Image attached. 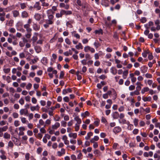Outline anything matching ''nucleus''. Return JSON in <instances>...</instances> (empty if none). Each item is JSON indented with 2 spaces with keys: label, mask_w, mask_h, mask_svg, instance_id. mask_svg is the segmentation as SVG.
I'll use <instances>...</instances> for the list:
<instances>
[{
  "label": "nucleus",
  "mask_w": 160,
  "mask_h": 160,
  "mask_svg": "<svg viewBox=\"0 0 160 160\" xmlns=\"http://www.w3.org/2000/svg\"><path fill=\"white\" fill-rule=\"evenodd\" d=\"M138 120L137 118H134L133 121V123L135 126L137 127L138 125Z\"/></svg>",
  "instance_id": "obj_35"
},
{
  "label": "nucleus",
  "mask_w": 160,
  "mask_h": 160,
  "mask_svg": "<svg viewBox=\"0 0 160 160\" xmlns=\"http://www.w3.org/2000/svg\"><path fill=\"white\" fill-rule=\"evenodd\" d=\"M94 45L96 48H98L100 46V44L98 42H95L94 43Z\"/></svg>",
  "instance_id": "obj_43"
},
{
  "label": "nucleus",
  "mask_w": 160,
  "mask_h": 160,
  "mask_svg": "<svg viewBox=\"0 0 160 160\" xmlns=\"http://www.w3.org/2000/svg\"><path fill=\"white\" fill-rule=\"evenodd\" d=\"M32 84L31 83H29L26 86V88L28 90H29L31 88Z\"/></svg>",
  "instance_id": "obj_51"
},
{
  "label": "nucleus",
  "mask_w": 160,
  "mask_h": 160,
  "mask_svg": "<svg viewBox=\"0 0 160 160\" xmlns=\"http://www.w3.org/2000/svg\"><path fill=\"white\" fill-rule=\"evenodd\" d=\"M145 76L147 78H151L152 77V75L148 73H147L145 74Z\"/></svg>",
  "instance_id": "obj_62"
},
{
  "label": "nucleus",
  "mask_w": 160,
  "mask_h": 160,
  "mask_svg": "<svg viewBox=\"0 0 160 160\" xmlns=\"http://www.w3.org/2000/svg\"><path fill=\"white\" fill-rule=\"evenodd\" d=\"M12 116L14 118H17L18 117V114L16 112H14L12 114Z\"/></svg>",
  "instance_id": "obj_58"
},
{
  "label": "nucleus",
  "mask_w": 160,
  "mask_h": 160,
  "mask_svg": "<svg viewBox=\"0 0 160 160\" xmlns=\"http://www.w3.org/2000/svg\"><path fill=\"white\" fill-rule=\"evenodd\" d=\"M30 154L29 153H27L25 154V158L26 160H29L30 159Z\"/></svg>",
  "instance_id": "obj_41"
},
{
  "label": "nucleus",
  "mask_w": 160,
  "mask_h": 160,
  "mask_svg": "<svg viewBox=\"0 0 160 160\" xmlns=\"http://www.w3.org/2000/svg\"><path fill=\"white\" fill-rule=\"evenodd\" d=\"M92 135L93 133L91 132H90L88 133L87 136L85 137V139L87 140H88L90 138V137L92 136Z\"/></svg>",
  "instance_id": "obj_26"
},
{
  "label": "nucleus",
  "mask_w": 160,
  "mask_h": 160,
  "mask_svg": "<svg viewBox=\"0 0 160 160\" xmlns=\"http://www.w3.org/2000/svg\"><path fill=\"white\" fill-rule=\"evenodd\" d=\"M38 60V58L37 59H33L31 60V61L30 62V64H35L36 62H37Z\"/></svg>",
  "instance_id": "obj_46"
},
{
  "label": "nucleus",
  "mask_w": 160,
  "mask_h": 160,
  "mask_svg": "<svg viewBox=\"0 0 160 160\" xmlns=\"http://www.w3.org/2000/svg\"><path fill=\"white\" fill-rule=\"evenodd\" d=\"M121 128L118 126L114 127L113 130V132L115 134L119 133L121 132Z\"/></svg>",
  "instance_id": "obj_6"
},
{
  "label": "nucleus",
  "mask_w": 160,
  "mask_h": 160,
  "mask_svg": "<svg viewBox=\"0 0 160 160\" xmlns=\"http://www.w3.org/2000/svg\"><path fill=\"white\" fill-rule=\"evenodd\" d=\"M10 137V135L7 132H5L4 134L3 137L5 139H9Z\"/></svg>",
  "instance_id": "obj_28"
},
{
  "label": "nucleus",
  "mask_w": 160,
  "mask_h": 160,
  "mask_svg": "<svg viewBox=\"0 0 160 160\" xmlns=\"http://www.w3.org/2000/svg\"><path fill=\"white\" fill-rule=\"evenodd\" d=\"M119 116V113L117 112H115L113 113L112 117L114 119L118 118Z\"/></svg>",
  "instance_id": "obj_25"
},
{
  "label": "nucleus",
  "mask_w": 160,
  "mask_h": 160,
  "mask_svg": "<svg viewBox=\"0 0 160 160\" xmlns=\"http://www.w3.org/2000/svg\"><path fill=\"white\" fill-rule=\"evenodd\" d=\"M119 122L120 123L122 124H124L126 123V120L124 119H122L121 121L119 120Z\"/></svg>",
  "instance_id": "obj_47"
},
{
  "label": "nucleus",
  "mask_w": 160,
  "mask_h": 160,
  "mask_svg": "<svg viewBox=\"0 0 160 160\" xmlns=\"http://www.w3.org/2000/svg\"><path fill=\"white\" fill-rule=\"evenodd\" d=\"M38 38L37 36H33L32 38L29 41V42H31L32 41V45L33 46H35V43L38 40Z\"/></svg>",
  "instance_id": "obj_3"
},
{
  "label": "nucleus",
  "mask_w": 160,
  "mask_h": 160,
  "mask_svg": "<svg viewBox=\"0 0 160 160\" xmlns=\"http://www.w3.org/2000/svg\"><path fill=\"white\" fill-rule=\"evenodd\" d=\"M3 71L4 73H8L10 71V68H4L3 69Z\"/></svg>",
  "instance_id": "obj_42"
},
{
  "label": "nucleus",
  "mask_w": 160,
  "mask_h": 160,
  "mask_svg": "<svg viewBox=\"0 0 160 160\" xmlns=\"http://www.w3.org/2000/svg\"><path fill=\"white\" fill-rule=\"evenodd\" d=\"M49 10H52V14L53 15V14L54 13V12L56 11L57 10V7L55 6H53L52 7L51 9H49Z\"/></svg>",
  "instance_id": "obj_32"
},
{
  "label": "nucleus",
  "mask_w": 160,
  "mask_h": 160,
  "mask_svg": "<svg viewBox=\"0 0 160 160\" xmlns=\"http://www.w3.org/2000/svg\"><path fill=\"white\" fill-rule=\"evenodd\" d=\"M52 12L51 10H48L46 11V14L48 17V19H45V22L46 23L43 25V27L45 28L49 27V25H51L53 23L54 16L52 14Z\"/></svg>",
  "instance_id": "obj_1"
},
{
  "label": "nucleus",
  "mask_w": 160,
  "mask_h": 160,
  "mask_svg": "<svg viewBox=\"0 0 160 160\" xmlns=\"http://www.w3.org/2000/svg\"><path fill=\"white\" fill-rule=\"evenodd\" d=\"M42 150V148L41 147L38 148L37 150V152L38 154H40Z\"/></svg>",
  "instance_id": "obj_40"
},
{
  "label": "nucleus",
  "mask_w": 160,
  "mask_h": 160,
  "mask_svg": "<svg viewBox=\"0 0 160 160\" xmlns=\"http://www.w3.org/2000/svg\"><path fill=\"white\" fill-rule=\"evenodd\" d=\"M8 129V127L7 126H6L3 127L2 128H0V129L2 131V132H5Z\"/></svg>",
  "instance_id": "obj_38"
},
{
  "label": "nucleus",
  "mask_w": 160,
  "mask_h": 160,
  "mask_svg": "<svg viewBox=\"0 0 160 160\" xmlns=\"http://www.w3.org/2000/svg\"><path fill=\"white\" fill-rule=\"evenodd\" d=\"M74 21L73 20H70L66 22V25L67 26L69 27L70 28H72V25L71 23L73 22Z\"/></svg>",
  "instance_id": "obj_24"
},
{
  "label": "nucleus",
  "mask_w": 160,
  "mask_h": 160,
  "mask_svg": "<svg viewBox=\"0 0 160 160\" xmlns=\"http://www.w3.org/2000/svg\"><path fill=\"white\" fill-rule=\"evenodd\" d=\"M71 158L72 160H77L76 157L74 154L71 155Z\"/></svg>",
  "instance_id": "obj_60"
},
{
  "label": "nucleus",
  "mask_w": 160,
  "mask_h": 160,
  "mask_svg": "<svg viewBox=\"0 0 160 160\" xmlns=\"http://www.w3.org/2000/svg\"><path fill=\"white\" fill-rule=\"evenodd\" d=\"M32 28L35 31H38L40 29V26L37 23H33L32 25Z\"/></svg>",
  "instance_id": "obj_5"
},
{
  "label": "nucleus",
  "mask_w": 160,
  "mask_h": 160,
  "mask_svg": "<svg viewBox=\"0 0 160 160\" xmlns=\"http://www.w3.org/2000/svg\"><path fill=\"white\" fill-rule=\"evenodd\" d=\"M148 68L145 66H143L141 68V71L142 73H145L148 71Z\"/></svg>",
  "instance_id": "obj_14"
},
{
  "label": "nucleus",
  "mask_w": 160,
  "mask_h": 160,
  "mask_svg": "<svg viewBox=\"0 0 160 160\" xmlns=\"http://www.w3.org/2000/svg\"><path fill=\"white\" fill-rule=\"evenodd\" d=\"M76 31H74L72 32V36L76 38L77 39H79L80 38V36L79 34H78L77 33H76Z\"/></svg>",
  "instance_id": "obj_15"
},
{
  "label": "nucleus",
  "mask_w": 160,
  "mask_h": 160,
  "mask_svg": "<svg viewBox=\"0 0 160 160\" xmlns=\"http://www.w3.org/2000/svg\"><path fill=\"white\" fill-rule=\"evenodd\" d=\"M55 118H54V121H59L60 120V118L58 115H56L55 116Z\"/></svg>",
  "instance_id": "obj_50"
},
{
  "label": "nucleus",
  "mask_w": 160,
  "mask_h": 160,
  "mask_svg": "<svg viewBox=\"0 0 160 160\" xmlns=\"http://www.w3.org/2000/svg\"><path fill=\"white\" fill-rule=\"evenodd\" d=\"M140 21L142 23H144L146 22L147 19L146 18L143 17L140 20Z\"/></svg>",
  "instance_id": "obj_56"
},
{
  "label": "nucleus",
  "mask_w": 160,
  "mask_h": 160,
  "mask_svg": "<svg viewBox=\"0 0 160 160\" xmlns=\"http://www.w3.org/2000/svg\"><path fill=\"white\" fill-rule=\"evenodd\" d=\"M9 30L10 32L12 33H14L16 32V30L13 28H10Z\"/></svg>",
  "instance_id": "obj_52"
},
{
  "label": "nucleus",
  "mask_w": 160,
  "mask_h": 160,
  "mask_svg": "<svg viewBox=\"0 0 160 160\" xmlns=\"http://www.w3.org/2000/svg\"><path fill=\"white\" fill-rule=\"evenodd\" d=\"M24 28L26 29L28 32H31L32 29L30 28V25L29 24H27L24 25Z\"/></svg>",
  "instance_id": "obj_4"
},
{
  "label": "nucleus",
  "mask_w": 160,
  "mask_h": 160,
  "mask_svg": "<svg viewBox=\"0 0 160 160\" xmlns=\"http://www.w3.org/2000/svg\"><path fill=\"white\" fill-rule=\"evenodd\" d=\"M34 46L35 50L37 53H39L41 52L42 48L38 46H35V45Z\"/></svg>",
  "instance_id": "obj_12"
},
{
  "label": "nucleus",
  "mask_w": 160,
  "mask_h": 160,
  "mask_svg": "<svg viewBox=\"0 0 160 160\" xmlns=\"http://www.w3.org/2000/svg\"><path fill=\"white\" fill-rule=\"evenodd\" d=\"M20 5L21 9H24L27 8V3L23 2L20 3Z\"/></svg>",
  "instance_id": "obj_22"
},
{
  "label": "nucleus",
  "mask_w": 160,
  "mask_h": 160,
  "mask_svg": "<svg viewBox=\"0 0 160 160\" xmlns=\"http://www.w3.org/2000/svg\"><path fill=\"white\" fill-rule=\"evenodd\" d=\"M74 119L77 122L78 124H79L81 123V120L79 118L78 116H75V118H74Z\"/></svg>",
  "instance_id": "obj_19"
},
{
  "label": "nucleus",
  "mask_w": 160,
  "mask_h": 160,
  "mask_svg": "<svg viewBox=\"0 0 160 160\" xmlns=\"http://www.w3.org/2000/svg\"><path fill=\"white\" fill-rule=\"evenodd\" d=\"M32 8H33L36 11H39L41 10L42 8L40 2L39 1L36 2L33 7H32Z\"/></svg>",
  "instance_id": "obj_2"
},
{
  "label": "nucleus",
  "mask_w": 160,
  "mask_h": 160,
  "mask_svg": "<svg viewBox=\"0 0 160 160\" xmlns=\"http://www.w3.org/2000/svg\"><path fill=\"white\" fill-rule=\"evenodd\" d=\"M61 126L63 127H65L66 126L67 122L64 121H62L61 122Z\"/></svg>",
  "instance_id": "obj_45"
},
{
  "label": "nucleus",
  "mask_w": 160,
  "mask_h": 160,
  "mask_svg": "<svg viewBox=\"0 0 160 160\" xmlns=\"http://www.w3.org/2000/svg\"><path fill=\"white\" fill-rule=\"evenodd\" d=\"M40 107L38 105H37L35 106H32L30 107V109L31 111H33L35 110L38 111Z\"/></svg>",
  "instance_id": "obj_10"
},
{
  "label": "nucleus",
  "mask_w": 160,
  "mask_h": 160,
  "mask_svg": "<svg viewBox=\"0 0 160 160\" xmlns=\"http://www.w3.org/2000/svg\"><path fill=\"white\" fill-rule=\"evenodd\" d=\"M94 32L95 34H102L103 33L101 29L99 30H96Z\"/></svg>",
  "instance_id": "obj_37"
},
{
  "label": "nucleus",
  "mask_w": 160,
  "mask_h": 160,
  "mask_svg": "<svg viewBox=\"0 0 160 160\" xmlns=\"http://www.w3.org/2000/svg\"><path fill=\"white\" fill-rule=\"evenodd\" d=\"M107 78V76L103 74L102 75L99 77V78L102 80H104Z\"/></svg>",
  "instance_id": "obj_44"
},
{
  "label": "nucleus",
  "mask_w": 160,
  "mask_h": 160,
  "mask_svg": "<svg viewBox=\"0 0 160 160\" xmlns=\"http://www.w3.org/2000/svg\"><path fill=\"white\" fill-rule=\"evenodd\" d=\"M8 44L7 42L4 43L3 44V47H7V48L9 50L12 51V48L11 46H8Z\"/></svg>",
  "instance_id": "obj_16"
},
{
  "label": "nucleus",
  "mask_w": 160,
  "mask_h": 160,
  "mask_svg": "<svg viewBox=\"0 0 160 160\" xmlns=\"http://www.w3.org/2000/svg\"><path fill=\"white\" fill-rule=\"evenodd\" d=\"M111 72L113 75H115L117 73V70L114 67H112L110 69Z\"/></svg>",
  "instance_id": "obj_18"
},
{
  "label": "nucleus",
  "mask_w": 160,
  "mask_h": 160,
  "mask_svg": "<svg viewBox=\"0 0 160 160\" xmlns=\"http://www.w3.org/2000/svg\"><path fill=\"white\" fill-rule=\"evenodd\" d=\"M151 97L150 96H149L148 97L145 98H142L144 102L146 101H150L151 100Z\"/></svg>",
  "instance_id": "obj_34"
},
{
  "label": "nucleus",
  "mask_w": 160,
  "mask_h": 160,
  "mask_svg": "<svg viewBox=\"0 0 160 160\" xmlns=\"http://www.w3.org/2000/svg\"><path fill=\"white\" fill-rule=\"evenodd\" d=\"M40 131L43 133H45L46 132V131L44 127L41 128L40 129Z\"/></svg>",
  "instance_id": "obj_59"
},
{
  "label": "nucleus",
  "mask_w": 160,
  "mask_h": 160,
  "mask_svg": "<svg viewBox=\"0 0 160 160\" xmlns=\"http://www.w3.org/2000/svg\"><path fill=\"white\" fill-rule=\"evenodd\" d=\"M65 42L68 45H70L71 43L70 40L68 38H66L65 39Z\"/></svg>",
  "instance_id": "obj_53"
},
{
  "label": "nucleus",
  "mask_w": 160,
  "mask_h": 160,
  "mask_svg": "<svg viewBox=\"0 0 160 160\" xmlns=\"http://www.w3.org/2000/svg\"><path fill=\"white\" fill-rule=\"evenodd\" d=\"M89 112L87 111H86V112H85L84 113H82L81 114V116L84 117V118H85L86 117V116H89Z\"/></svg>",
  "instance_id": "obj_29"
},
{
  "label": "nucleus",
  "mask_w": 160,
  "mask_h": 160,
  "mask_svg": "<svg viewBox=\"0 0 160 160\" xmlns=\"http://www.w3.org/2000/svg\"><path fill=\"white\" fill-rule=\"evenodd\" d=\"M68 136L70 138L72 137L74 138L75 139L77 138V134L76 133H70L69 134Z\"/></svg>",
  "instance_id": "obj_27"
},
{
  "label": "nucleus",
  "mask_w": 160,
  "mask_h": 160,
  "mask_svg": "<svg viewBox=\"0 0 160 160\" xmlns=\"http://www.w3.org/2000/svg\"><path fill=\"white\" fill-rule=\"evenodd\" d=\"M32 102L33 104H36L37 102V100L34 97H33L32 98Z\"/></svg>",
  "instance_id": "obj_57"
},
{
  "label": "nucleus",
  "mask_w": 160,
  "mask_h": 160,
  "mask_svg": "<svg viewBox=\"0 0 160 160\" xmlns=\"http://www.w3.org/2000/svg\"><path fill=\"white\" fill-rule=\"evenodd\" d=\"M64 75V73L63 71H61L60 72V75L59 76V78H63Z\"/></svg>",
  "instance_id": "obj_63"
},
{
  "label": "nucleus",
  "mask_w": 160,
  "mask_h": 160,
  "mask_svg": "<svg viewBox=\"0 0 160 160\" xmlns=\"http://www.w3.org/2000/svg\"><path fill=\"white\" fill-rule=\"evenodd\" d=\"M28 13L26 11H23L21 13V16L22 18H26L28 16Z\"/></svg>",
  "instance_id": "obj_20"
},
{
  "label": "nucleus",
  "mask_w": 160,
  "mask_h": 160,
  "mask_svg": "<svg viewBox=\"0 0 160 160\" xmlns=\"http://www.w3.org/2000/svg\"><path fill=\"white\" fill-rule=\"evenodd\" d=\"M63 15H70L72 14V12L71 11H66L64 9H62Z\"/></svg>",
  "instance_id": "obj_17"
},
{
  "label": "nucleus",
  "mask_w": 160,
  "mask_h": 160,
  "mask_svg": "<svg viewBox=\"0 0 160 160\" xmlns=\"http://www.w3.org/2000/svg\"><path fill=\"white\" fill-rule=\"evenodd\" d=\"M57 37L56 36V34H55L53 37L52 38L50 41V42L51 43H52L53 42H55L56 40L57 39Z\"/></svg>",
  "instance_id": "obj_33"
},
{
  "label": "nucleus",
  "mask_w": 160,
  "mask_h": 160,
  "mask_svg": "<svg viewBox=\"0 0 160 160\" xmlns=\"http://www.w3.org/2000/svg\"><path fill=\"white\" fill-rule=\"evenodd\" d=\"M63 15V13L62 9H61L60 12L57 13L56 14L55 16L57 18H62Z\"/></svg>",
  "instance_id": "obj_8"
},
{
  "label": "nucleus",
  "mask_w": 160,
  "mask_h": 160,
  "mask_svg": "<svg viewBox=\"0 0 160 160\" xmlns=\"http://www.w3.org/2000/svg\"><path fill=\"white\" fill-rule=\"evenodd\" d=\"M41 5L43 7H48L49 6V4L48 3L44 2L42 3Z\"/></svg>",
  "instance_id": "obj_39"
},
{
  "label": "nucleus",
  "mask_w": 160,
  "mask_h": 160,
  "mask_svg": "<svg viewBox=\"0 0 160 160\" xmlns=\"http://www.w3.org/2000/svg\"><path fill=\"white\" fill-rule=\"evenodd\" d=\"M32 35L31 32H28V33L25 35L26 38H30Z\"/></svg>",
  "instance_id": "obj_49"
},
{
  "label": "nucleus",
  "mask_w": 160,
  "mask_h": 160,
  "mask_svg": "<svg viewBox=\"0 0 160 160\" xmlns=\"http://www.w3.org/2000/svg\"><path fill=\"white\" fill-rule=\"evenodd\" d=\"M58 155L60 157L62 156L63 155L65 154V149L64 148H62L61 149V151H58L57 152Z\"/></svg>",
  "instance_id": "obj_7"
},
{
  "label": "nucleus",
  "mask_w": 160,
  "mask_h": 160,
  "mask_svg": "<svg viewBox=\"0 0 160 160\" xmlns=\"http://www.w3.org/2000/svg\"><path fill=\"white\" fill-rule=\"evenodd\" d=\"M82 158V155L81 152H80L78 155L77 156V158L78 159L81 160Z\"/></svg>",
  "instance_id": "obj_48"
},
{
  "label": "nucleus",
  "mask_w": 160,
  "mask_h": 160,
  "mask_svg": "<svg viewBox=\"0 0 160 160\" xmlns=\"http://www.w3.org/2000/svg\"><path fill=\"white\" fill-rule=\"evenodd\" d=\"M41 62L44 65H46L48 63V59L46 58L43 57L41 59Z\"/></svg>",
  "instance_id": "obj_23"
},
{
  "label": "nucleus",
  "mask_w": 160,
  "mask_h": 160,
  "mask_svg": "<svg viewBox=\"0 0 160 160\" xmlns=\"http://www.w3.org/2000/svg\"><path fill=\"white\" fill-rule=\"evenodd\" d=\"M12 12L13 14V17L15 18L18 17L19 14V12L17 10L13 11Z\"/></svg>",
  "instance_id": "obj_21"
},
{
  "label": "nucleus",
  "mask_w": 160,
  "mask_h": 160,
  "mask_svg": "<svg viewBox=\"0 0 160 160\" xmlns=\"http://www.w3.org/2000/svg\"><path fill=\"white\" fill-rule=\"evenodd\" d=\"M14 125L16 127H17L19 126V121L18 120L15 121L14 122Z\"/></svg>",
  "instance_id": "obj_64"
},
{
  "label": "nucleus",
  "mask_w": 160,
  "mask_h": 160,
  "mask_svg": "<svg viewBox=\"0 0 160 160\" xmlns=\"http://www.w3.org/2000/svg\"><path fill=\"white\" fill-rule=\"evenodd\" d=\"M8 145L9 147L12 148L14 145L12 142L10 141L8 142Z\"/></svg>",
  "instance_id": "obj_55"
},
{
  "label": "nucleus",
  "mask_w": 160,
  "mask_h": 160,
  "mask_svg": "<svg viewBox=\"0 0 160 160\" xmlns=\"http://www.w3.org/2000/svg\"><path fill=\"white\" fill-rule=\"evenodd\" d=\"M34 18L37 21H39L41 18V15L38 13H36L34 16Z\"/></svg>",
  "instance_id": "obj_9"
},
{
  "label": "nucleus",
  "mask_w": 160,
  "mask_h": 160,
  "mask_svg": "<svg viewBox=\"0 0 160 160\" xmlns=\"http://www.w3.org/2000/svg\"><path fill=\"white\" fill-rule=\"evenodd\" d=\"M100 121L99 120H97L94 122V125L96 126H98L99 124Z\"/></svg>",
  "instance_id": "obj_54"
},
{
  "label": "nucleus",
  "mask_w": 160,
  "mask_h": 160,
  "mask_svg": "<svg viewBox=\"0 0 160 160\" xmlns=\"http://www.w3.org/2000/svg\"><path fill=\"white\" fill-rule=\"evenodd\" d=\"M75 48L78 49H82L83 48V46L81 43L79 42L78 45L75 46Z\"/></svg>",
  "instance_id": "obj_31"
},
{
  "label": "nucleus",
  "mask_w": 160,
  "mask_h": 160,
  "mask_svg": "<svg viewBox=\"0 0 160 160\" xmlns=\"http://www.w3.org/2000/svg\"><path fill=\"white\" fill-rule=\"evenodd\" d=\"M94 154L97 155V156H101V153L98 150L96 149L94 152Z\"/></svg>",
  "instance_id": "obj_30"
},
{
  "label": "nucleus",
  "mask_w": 160,
  "mask_h": 160,
  "mask_svg": "<svg viewBox=\"0 0 160 160\" xmlns=\"http://www.w3.org/2000/svg\"><path fill=\"white\" fill-rule=\"evenodd\" d=\"M60 126V124L58 122H56L54 125H52V128L53 129L56 130Z\"/></svg>",
  "instance_id": "obj_11"
},
{
  "label": "nucleus",
  "mask_w": 160,
  "mask_h": 160,
  "mask_svg": "<svg viewBox=\"0 0 160 160\" xmlns=\"http://www.w3.org/2000/svg\"><path fill=\"white\" fill-rule=\"evenodd\" d=\"M72 92V89L70 88H68L67 89H64L62 92V94L63 95H65L68 92Z\"/></svg>",
  "instance_id": "obj_13"
},
{
  "label": "nucleus",
  "mask_w": 160,
  "mask_h": 160,
  "mask_svg": "<svg viewBox=\"0 0 160 160\" xmlns=\"http://www.w3.org/2000/svg\"><path fill=\"white\" fill-rule=\"evenodd\" d=\"M91 47L87 46H85L84 48V51L85 52H88L89 51H90V48Z\"/></svg>",
  "instance_id": "obj_36"
},
{
  "label": "nucleus",
  "mask_w": 160,
  "mask_h": 160,
  "mask_svg": "<svg viewBox=\"0 0 160 160\" xmlns=\"http://www.w3.org/2000/svg\"><path fill=\"white\" fill-rule=\"evenodd\" d=\"M63 100L66 102H68L69 101V98L67 96H66L64 97L63 98Z\"/></svg>",
  "instance_id": "obj_61"
}]
</instances>
